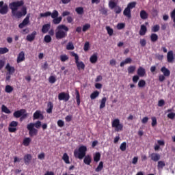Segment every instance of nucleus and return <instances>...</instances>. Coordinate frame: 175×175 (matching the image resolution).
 <instances>
[{"instance_id": "nucleus-1", "label": "nucleus", "mask_w": 175, "mask_h": 175, "mask_svg": "<svg viewBox=\"0 0 175 175\" xmlns=\"http://www.w3.org/2000/svg\"><path fill=\"white\" fill-rule=\"evenodd\" d=\"M24 5V1L23 0L14 1L9 4L10 9L12 10V14L14 17L16 18H21L23 16L27 15V8L23 7L21 11L18 10V8H21Z\"/></svg>"}, {"instance_id": "nucleus-2", "label": "nucleus", "mask_w": 175, "mask_h": 175, "mask_svg": "<svg viewBox=\"0 0 175 175\" xmlns=\"http://www.w3.org/2000/svg\"><path fill=\"white\" fill-rule=\"evenodd\" d=\"M85 152H87V146H81L78 150H75L74 151V156L75 158H78L79 159H83V163L85 165H90L92 162V158L90 155L88 154L85 156Z\"/></svg>"}, {"instance_id": "nucleus-3", "label": "nucleus", "mask_w": 175, "mask_h": 175, "mask_svg": "<svg viewBox=\"0 0 175 175\" xmlns=\"http://www.w3.org/2000/svg\"><path fill=\"white\" fill-rule=\"evenodd\" d=\"M56 29L57 30L55 33V38L57 40L64 39L68 36V31L69 28L65 25H59L57 27Z\"/></svg>"}, {"instance_id": "nucleus-4", "label": "nucleus", "mask_w": 175, "mask_h": 175, "mask_svg": "<svg viewBox=\"0 0 175 175\" xmlns=\"http://www.w3.org/2000/svg\"><path fill=\"white\" fill-rule=\"evenodd\" d=\"M70 55L71 57H74L75 59V64L77 65V68L78 70H80L82 69V70H84L85 69V64L83 62H79V55L77 53H75L74 51L70 52Z\"/></svg>"}, {"instance_id": "nucleus-5", "label": "nucleus", "mask_w": 175, "mask_h": 175, "mask_svg": "<svg viewBox=\"0 0 175 175\" xmlns=\"http://www.w3.org/2000/svg\"><path fill=\"white\" fill-rule=\"evenodd\" d=\"M27 130L29 131V135L30 137H33V136L38 135V129H35V124L30 123L27 126Z\"/></svg>"}, {"instance_id": "nucleus-6", "label": "nucleus", "mask_w": 175, "mask_h": 175, "mask_svg": "<svg viewBox=\"0 0 175 175\" xmlns=\"http://www.w3.org/2000/svg\"><path fill=\"white\" fill-rule=\"evenodd\" d=\"M111 125H112V128H115L116 132H121V131H122V129H124V125H122V124L120 123V119H118V118L115 119L112 122Z\"/></svg>"}, {"instance_id": "nucleus-7", "label": "nucleus", "mask_w": 175, "mask_h": 175, "mask_svg": "<svg viewBox=\"0 0 175 175\" xmlns=\"http://www.w3.org/2000/svg\"><path fill=\"white\" fill-rule=\"evenodd\" d=\"M3 1H0V14L2 15L8 14V12H9L8 4L3 5Z\"/></svg>"}, {"instance_id": "nucleus-8", "label": "nucleus", "mask_w": 175, "mask_h": 175, "mask_svg": "<svg viewBox=\"0 0 175 175\" xmlns=\"http://www.w3.org/2000/svg\"><path fill=\"white\" fill-rule=\"evenodd\" d=\"M18 122H16V121L11 122L8 127L9 132H10L11 133H14V132L17 131V128L16 127L18 126Z\"/></svg>"}, {"instance_id": "nucleus-9", "label": "nucleus", "mask_w": 175, "mask_h": 175, "mask_svg": "<svg viewBox=\"0 0 175 175\" xmlns=\"http://www.w3.org/2000/svg\"><path fill=\"white\" fill-rule=\"evenodd\" d=\"M59 100H64L65 102H68L69 99H70V96L68 93L61 92L58 95Z\"/></svg>"}, {"instance_id": "nucleus-10", "label": "nucleus", "mask_w": 175, "mask_h": 175, "mask_svg": "<svg viewBox=\"0 0 175 175\" xmlns=\"http://www.w3.org/2000/svg\"><path fill=\"white\" fill-rule=\"evenodd\" d=\"M30 17H31V14H28L27 15V16L25 17V18L23 21V22L18 25V27L21 29H23V28H24V27H25L26 25H28V24H29V18Z\"/></svg>"}, {"instance_id": "nucleus-11", "label": "nucleus", "mask_w": 175, "mask_h": 175, "mask_svg": "<svg viewBox=\"0 0 175 175\" xmlns=\"http://www.w3.org/2000/svg\"><path fill=\"white\" fill-rule=\"evenodd\" d=\"M5 70L8 73L7 75H13L14 72H16V68L14 67L10 66V64L8 63L5 66Z\"/></svg>"}, {"instance_id": "nucleus-12", "label": "nucleus", "mask_w": 175, "mask_h": 175, "mask_svg": "<svg viewBox=\"0 0 175 175\" xmlns=\"http://www.w3.org/2000/svg\"><path fill=\"white\" fill-rule=\"evenodd\" d=\"M167 61L170 64H173V62L174 61V56L173 55V51H170L167 53Z\"/></svg>"}, {"instance_id": "nucleus-13", "label": "nucleus", "mask_w": 175, "mask_h": 175, "mask_svg": "<svg viewBox=\"0 0 175 175\" xmlns=\"http://www.w3.org/2000/svg\"><path fill=\"white\" fill-rule=\"evenodd\" d=\"M150 157L151 161H153V162H158L161 159V154L159 153H152Z\"/></svg>"}, {"instance_id": "nucleus-14", "label": "nucleus", "mask_w": 175, "mask_h": 175, "mask_svg": "<svg viewBox=\"0 0 175 175\" xmlns=\"http://www.w3.org/2000/svg\"><path fill=\"white\" fill-rule=\"evenodd\" d=\"M137 75L139 77H144V76H146V69L142 66H139L137 70Z\"/></svg>"}, {"instance_id": "nucleus-15", "label": "nucleus", "mask_w": 175, "mask_h": 175, "mask_svg": "<svg viewBox=\"0 0 175 175\" xmlns=\"http://www.w3.org/2000/svg\"><path fill=\"white\" fill-rule=\"evenodd\" d=\"M25 113V109H21L20 110L16 111L14 112L13 116L15 118H20L23 114Z\"/></svg>"}, {"instance_id": "nucleus-16", "label": "nucleus", "mask_w": 175, "mask_h": 175, "mask_svg": "<svg viewBox=\"0 0 175 175\" xmlns=\"http://www.w3.org/2000/svg\"><path fill=\"white\" fill-rule=\"evenodd\" d=\"M36 31H33L31 34L27 36L26 39L28 42H33L35 40V38L37 35Z\"/></svg>"}, {"instance_id": "nucleus-17", "label": "nucleus", "mask_w": 175, "mask_h": 175, "mask_svg": "<svg viewBox=\"0 0 175 175\" xmlns=\"http://www.w3.org/2000/svg\"><path fill=\"white\" fill-rule=\"evenodd\" d=\"M25 60V53L24 51H21L18 55L16 59L17 64H20V62H23V61Z\"/></svg>"}, {"instance_id": "nucleus-18", "label": "nucleus", "mask_w": 175, "mask_h": 175, "mask_svg": "<svg viewBox=\"0 0 175 175\" xmlns=\"http://www.w3.org/2000/svg\"><path fill=\"white\" fill-rule=\"evenodd\" d=\"M23 159L26 165H29L31 161H32V155H31L30 154H27L24 156Z\"/></svg>"}, {"instance_id": "nucleus-19", "label": "nucleus", "mask_w": 175, "mask_h": 175, "mask_svg": "<svg viewBox=\"0 0 175 175\" xmlns=\"http://www.w3.org/2000/svg\"><path fill=\"white\" fill-rule=\"evenodd\" d=\"M161 72H162L163 76H165V77H169V76H170V70H169V69H167L165 66L161 68Z\"/></svg>"}, {"instance_id": "nucleus-20", "label": "nucleus", "mask_w": 175, "mask_h": 175, "mask_svg": "<svg viewBox=\"0 0 175 175\" xmlns=\"http://www.w3.org/2000/svg\"><path fill=\"white\" fill-rule=\"evenodd\" d=\"M139 33L141 36H144V35L147 33V27L144 25H142Z\"/></svg>"}, {"instance_id": "nucleus-21", "label": "nucleus", "mask_w": 175, "mask_h": 175, "mask_svg": "<svg viewBox=\"0 0 175 175\" xmlns=\"http://www.w3.org/2000/svg\"><path fill=\"white\" fill-rule=\"evenodd\" d=\"M51 28V25L50 23L45 24L42 26V33H47L49 30Z\"/></svg>"}, {"instance_id": "nucleus-22", "label": "nucleus", "mask_w": 175, "mask_h": 175, "mask_svg": "<svg viewBox=\"0 0 175 175\" xmlns=\"http://www.w3.org/2000/svg\"><path fill=\"white\" fill-rule=\"evenodd\" d=\"M165 166H166V163H165V161H159L157 162V170L161 171V170H163V167H165Z\"/></svg>"}, {"instance_id": "nucleus-23", "label": "nucleus", "mask_w": 175, "mask_h": 175, "mask_svg": "<svg viewBox=\"0 0 175 175\" xmlns=\"http://www.w3.org/2000/svg\"><path fill=\"white\" fill-rule=\"evenodd\" d=\"M139 16L142 20H147L148 18V14L144 10H141Z\"/></svg>"}, {"instance_id": "nucleus-24", "label": "nucleus", "mask_w": 175, "mask_h": 175, "mask_svg": "<svg viewBox=\"0 0 175 175\" xmlns=\"http://www.w3.org/2000/svg\"><path fill=\"white\" fill-rule=\"evenodd\" d=\"M47 107L48 109H46V113H48L49 114H51V113H53V109L54 107V105L53 104L52 102L49 101L47 103Z\"/></svg>"}, {"instance_id": "nucleus-25", "label": "nucleus", "mask_w": 175, "mask_h": 175, "mask_svg": "<svg viewBox=\"0 0 175 175\" xmlns=\"http://www.w3.org/2000/svg\"><path fill=\"white\" fill-rule=\"evenodd\" d=\"M31 142H32V139L30 137H25L23 139V144L25 147H28L31 144Z\"/></svg>"}, {"instance_id": "nucleus-26", "label": "nucleus", "mask_w": 175, "mask_h": 175, "mask_svg": "<svg viewBox=\"0 0 175 175\" xmlns=\"http://www.w3.org/2000/svg\"><path fill=\"white\" fill-rule=\"evenodd\" d=\"M40 117H43V115L42 113H40V111L37 110L33 115V120H39Z\"/></svg>"}, {"instance_id": "nucleus-27", "label": "nucleus", "mask_w": 175, "mask_h": 175, "mask_svg": "<svg viewBox=\"0 0 175 175\" xmlns=\"http://www.w3.org/2000/svg\"><path fill=\"white\" fill-rule=\"evenodd\" d=\"M123 14L128 18H131V17H132V15L131 14V10L127 8V7L124 9V10L123 12Z\"/></svg>"}, {"instance_id": "nucleus-28", "label": "nucleus", "mask_w": 175, "mask_h": 175, "mask_svg": "<svg viewBox=\"0 0 175 175\" xmlns=\"http://www.w3.org/2000/svg\"><path fill=\"white\" fill-rule=\"evenodd\" d=\"M61 21H62V17L59 16L57 18H54L52 23L53 24H55V25H58V24H61Z\"/></svg>"}, {"instance_id": "nucleus-29", "label": "nucleus", "mask_w": 175, "mask_h": 175, "mask_svg": "<svg viewBox=\"0 0 175 175\" xmlns=\"http://www.w3.org/2000/svg\"><path fill=\"white\" fill-rule=\"evenodd\" d=\"M131 63H132V59L131 57H128V58H126L124 61L120 63V66L122 68L125 64H131Z\"/></svg>"}, {"instance_id": "nucleus-30", "label": "nucleus", "mask_w": 175, "mask_h": 175, "mask_svg": "<svg viewBox=\"0 0 175 175\" xmlns=\"http://www.w3.org/2000/svg\"><path fill=\"white\" fill-rule=\"evenodd\" d=\"M75 99L77 100V106H79L80 105V103H81V101L80 100V92H79V90H75Z\"/></svg>"}, {"instance_id": "nucleus-31", "label": "nucleus", "mask_w": 175, "mask_h": 175, "mask_svg": "<svg viewBox=\"0 0 175 175\" xmlns=\"http://www.w3.org/2000/svg\"><path fill=\"white\" fill-rule=\"evenodd\" d=\"M150 40L152 43H155L158 41V35L157 33H152L150 35Z\"/></svg>"}, {"instance_id": "nucleus-32", "label": "nucleus", "mask_w": 175, "mask_h": 175, "mask_svg": "<svg viewBox=\"0 0 175 175\" xmlns=\"http://www.w3.org/2000/svg\"><path fill=\"white\" fill-rule=\"evenodd\" d=\"M90 61L91 64H96L98 61V55L96 54L92 55L90 58Z\"/></svg>"}, {"instance_id": "nucleus-33", "label": "nucleus", "mask_w": 175, "mask_h": 175, "mask_svg": "<svg viewBox=\"0 0 175 175\" xmlns=\"http://www.w3.org/2000/svg\"><path fill=\"white\" fill-rule=\"evenodd\" d=\"M13 87L10 85H5V91L7 94H12L13 92Z\"/></svg>"}, {"instance_id": "nucleus-34", "label": "nucleus", "mask_w": 175, "mask_h": 175, "mask_svg": "<svg viewBox=\"0 0 175 175\" xmlns=\"http://www.w3.org/2000/svg\"><path fill=\"white\" fill-rule=\"evenodd\" d=\"M106 100H107V98H106V97H103L101 99L100 109H105V107H106Z\"/></svg>"}, {"instance_id": "nucleus-35", "label": "nucleus", "mask_w": 175, "mask_h": 175, "mask_svg": "<svg viewBox=\"0 0 175 175\" xmlns=\"http://www.w3.org/2000/svg\"><path fill=\"white\" fill-rule=\"evenodd\" d=\"M1 111H3V113H5V114H10V113H12V111L8 109V107H6L5 105H3L1 106Z\"/></svg>"}, {"instance_id": "nucleus-36", "label": "nucleus", "mask_w": 175, "mask_h": 175, "mask_svg": "<svg viewBox=\"0 0 175 175\" xmlns=\"http://www.w3.org/2000/svg\"><path fill=\"white\" fill-rule=\"evenodd\" d=\"M128 73L129 75H132L135 72V70H136V66H130L127 68Z\"/></svg>"}, {"instance_id": "nucleus-37", "label": "nucleus", "mask_w": 175, "mask_h": 175, "mask_svg": "<svg viewBox=\"0 0 175 175\" xmlns=\"http://www.w3.org/2000/svg\"><path fill=\"white\" fill-rule=\"evenodd\" d=\"M98 96H99V92L96 90L90 94V99H92V100L96 99V98H98Z\"/></svg>"}, {"instance_id": "nucleus-38", "label": "nucleus", "mask_w": 175, "mask_h": 175, "mask_svg": "<svg viewBox=\"0 0 175 175\" xmlns=\"http://www.w3.org/2000/svg\"><path fill=\"white\" fill-rule=\"evenodd\" d=\"M75 12L77 13V14H84V8L83 7H78L75 8Z\"/></svg>"}, {"instance_id": "nucleus-39", "label": "nucleus", "mask_w": 175, "mask_h": 175, "mask_svg": "<svg viewBox=\"0 0 175 175\" xmlns=\"http://www.w3.org/2000/svg\"><path fill=\"white\" fill-rule=\"evenodd\" d=\"M63 161H64L65 163L69 164L70 161H69V156L67 153H64L62 157Z\"/></svg>"}, {"instance_id": "nucleus-40", "label": "nucleus", "mask_w": 175, "mask_h": 175, "mask_svg": "<svg viewBox=\"0 0 175 175\" xmlns=\"http://www.w3.org/2000/svg\"><path fill=\"white\" fill-rule=\"evenodd\" d=\"M103 170V161H100L97 166V167L95 169V172H102Z\"/></svg>"}, {"instance_id": "nucleus-41", "label": "nucleus", "mask_w": 175, "mask_h": 175, "mask_svg": "<svg viewBox=\"0 0 175 175\" xmlns=\"http://www.w3.org/2000/svg\"><path fill=\"white\" fill-rule=\"evenodd\" d=\"M59 16V13H58V11L57 10H55L53 11V12H51V16L52 18H57Z\"/></svg>"}, {"instance_id": "nucleus-42", "label": "nucleus", "mask_w": 175, "mask_h": 175, "mask_svg": "<svg viewBox=\"0 0 175 175\" xmlns=\"http://www.w3.org/2000/svg\"><path fill=\"white\" fill-rule=\"evenodd\" d=\"M134 8H136V2H135V1H133V2L129 3L127 5V7H126V8H127V9H129L130 10H131V9H133Z\"/></svg>"}, {"instance_id": "nucleus-43", "label": "nucleus", "mask_w": 175, "mask_h": 175, "mask_svg": "<svg viewBox=\"0 0 175 175\" xmlns=\"http://www.w3.org/2000/svg\"><path fill=\"white\" fill-rule=\"evenodd\" d=\"M94 162H99L100 161V153L96 152L94 157Z\"/></svg>"}, {"instance_id": "nucleus-44", "label": "nucleus", "mask_w": 175, "mask_h": 175, "mask_svg": "<svg viewBox=\"0 0 175 175\" xmlns=\"http://www.w3.org/2000/svg\"><path fill=\"white\" fill-rule=\"evenodd\" d=\"M106 30H107V32L108 33V35L109 36H113V33L114 32V31L113 30V29L109 26H107L106 27Z\"/></svg>"}, {"instance_id": "nucleus-45", "label": "nucleus", "mask_w": 175, "mask_h": 175, "mask_svg": "<svg viewBox=\"0 0 175 175\" xmlns=\"http://www.w3.org/2000/svg\"><path fill=\"white\" fill-rule=\"evenodd\" d=\"M66 50H75V45L72 42H69L66 45Z\"/></svg>"}, {"instance_id": "nucleus-46", "label": "nucleus", "mask_w": 175, "mask_h": 175, "mask_svg": "<svg viewBox=\"0 0 175 175\" xmlns=\"http://www.w3.org/2000/svg\"><path fill=\"white\" fill-rule=\"evenodd\" d=\"M138 87L139 88H143L144 87H146V81L141 79L138 82Z\"/></svg>"}, {"instance_id": "nucleus-47", "label": "nucleus", "mask_w": 175, "mask_h": 175, "mask_svg": "<svg viewBox=\"0 0 175 175\" xmlns=\"http://www.w3.org/2000/svg\"><path fill=\"white\" fill-rule=\"evenodd\" d=\"M6 53H9V49L7 47H0V54H6Z\"/></svg>"}, {"instance_id": "nucleus-48", "label": "nucleus", "mask_w": 175, "mask_h": 175, "mask_svg": "<svg viewBox=\"0 0 175 175\" xmlns=\"http://www.w3.org/2000/svg\"><path fill=\"white\" fill-rule=\"evenodd\" d=\"M161 29L159 25H155L152 27V32H158Z\"/></svg>"}, {"instance_id": "nucleus-49", "label": "nucleus", "mask_w": 175, "mask_h": 175, "mask_svg": "<svg viewBox=\"0 0 175 175\" xmlns=\"http://www.w3.org/2000/svg\"><path fill=\"white\" fill-rule=\"evenodd\" d=\"M52 39H51V36H50V35H46L44 38V42H45V43H50V42H51Z\"/></svg>"}, {"instance_id": "nucleus-50", "label": "nucleus", "mask_w": 175, "mask_h": 175, "mask_svg": "<svg viewBox=\"0 0 175 175\" xmlns=\"http://www.w3.org/2000/svg\"><path fill=\"white\" fill-rule=\"evenodd\" d=\"M91 28V25L87 23L85 25L83 26L82 31L83 32H86V31H88Z\"/></svg>"}, {"instance_id": "nucleus-51", "label": "nucleus", "mask_w": 175, "mask_h": 175, "mask_svg": "<svg viewBox=\"0 0 175 175\" xmlns=\"http://www.w3.org/2000/svg\"><path fill=\"white\" fill-rule=\"evenodd\" d=\"M68 59H69V57L66 55H62L60 56V61H62V62H65L66 61H68Z\"/></svg>"}, {"instance_id": "nucleus-52", "label": "nucleus", "mask_w": 175, "mask_h": 175, "mask_svg": "<svg viewBox=\"0 0 175 175\" xmlns=\"http://www.w3.org/2000/svg\"><path fill=\"white\" fill-rule=\"evenodd\" d=\"M152 120V126L154 128V126H157V124H158V122H157V118L156 117H152L151 118Z\"/></svg>"}, {"instance_id": "nucleus-53", "label": "nucleus", "mask_w": 175, "mask_h": 175, "mask_svg": "<svg viewBox=\"0 0 175 175\" xmlns=\"http://www.w3.org/2000/svg\"><path fill=\"white\" fill-rule=\"evenodd\" d=\"M109 6L111 9H114V8H116V6H117V3L113 1H110L109 2Z\"/></svg>"}, {"instance_id": "nucleus-54", "label": "nucleus", "mask_w": 175, "mask_h": 175, "mask_svg": "<svg viewBox=\"0 0 175 175\" xmlns=\"http://www.w3.org/2000/svg\"><path fill=\"white\" fill-rule=\"evenodd\" d=\"M120 148L121 151H125L126 150V142H123L121 144Z\"/></svg>"}, {"instance_id": "nucleus-55", "label": "nucleus", "mask_w": 175, "mask_h": 175, "mask_svg": "<svg viewBox=\"0 0 175 175\" xmlns=\"http://www.w3.org/2000/svg\"><path fill=\"white\" fill-rule=\"evenodd\" d=\"M40 17H49L50 16H51V12H44V13H41L40 14Z\"/></svg>"}, {"instance_id": "nucleus-56", "label": "nucleus", "mask_w": 175, "mask_h": 175, "mask_svg": "<svg viewBox=\"0 0 175 175\" xmlns=\"http://www.w3.org/2000/svg\"><path fill=\"white\" fill-rule=\"evenodd\" d=\"M49 83H51V84H54V83H55V81H57V79H55V77L51 76L49 79Z\"/></svg>"}, {"instance_id": "nucleus-57", "label": "nucleus", "mask_w": 175, "mask_h": 175, "mask_svg": "<svg viewBox=\"0 0 175 175\" xmlns=\"http://www.w3.org/2000/svg\"><path fill=\"white\" fill-rule=\"evenodd\" d=\"M139 44H141L142 47H145V46L147 44V41L146 39H141L139 40Z\"/></svg>"}, {"instance_id": "nucleus-58", "label": "nucleus", "mask_w": 175, "mask_h": 175, "mask_svg": "<svg viewBox=\"0 0 175 175\" xmlns=\"http://www.w3.org/2000/svg\"><path fill=\"white\" fill-rule=\"evenodd\" d=\"M83 49H84V51H88V50H90V42H86L85 43Z\"/></svg>"}, {"instance_id": "nucleus-59", "label": "nucleus", "mask_w": 175, "mask_h": 175, "mask_svg": "<svg viewBox=\"0 0 175 175\" xmlns=\"http://www.w3.org/2000/svg\"><path fill=\"white\" fill-rule=\"evenodd\" d=\"M34 126L37 129H39V128L42 126V122H40V120L37 121L36 123H34Z\"/></svg>"}, {"instance_id": "nucleus-60", "label": "nucleus", "mask_w": 175, "mask_h": 175, "mask_svg": "<svg viewBox=\"0 0 175 175\" xmlns=\"http://www.w3.org/2000/svg\"><path fill=\"white\" fill-rule=\"evenodd\" d=\"M28 117V113H27V110L25 109V112L22 113L21 116V120H25Z\"/></svg>"}, {"instance_id": "nucleus-61", "label": "nucleus", "mask_w": 175, "mask_h": 175, "mask_svg": "<svg viewBox=\"0 0 175 175\" xmlns=\"http://www.w3.org/2000/svg\"><path fill=\"white\" fill-rule=\"evenodd\" d=\"M158 106L159 107H162L163 106H165V100H159L158 102Z\"/></svg>"}, {"instance_id": "nucleus-62", "label": "nucleus", "mask_w": 175, "mask_h": 175, "mask_svg": "<svg viewBox=\"0 0 175 175\" xmlns=\"http://www.w3.org/2000/svg\"><path fill=\"white\" fill-rule=\"evenodd\" d=\"M175 117V113L171 112L167 114V118H170V120H174Z\"/></svg>"}, {"instance_id": "nucleus-63", "label": "nucleus", "mask_w": 175, "mask_h": 175, "mask_svg": "<svg viewBox=\"0 0 175 175\" xmlns=\"http://www.w3.org/2000/svg\"><path fill=\"white\" fill-rule=\"evenodd\" d=\"M57 125L59 126V128H62V126L65 125V122L62 120H59L57 121Z\"/></svg>"}, {"instance_id": "nucleus-64", "label": "nucleus", "mask_w": 175, "mask_h": 175, "mask_svg": "<svg viewBox=\"0 0 175 175\" xmlns=\"http://www.w3.org/2000/svg\"><path fill=\"white\" fill-rule=\"evenodd\" d=\"M44 157H45L44 152H42L38 154V159L42 160V159H44Z\"/></svg>"}]
</instances>
